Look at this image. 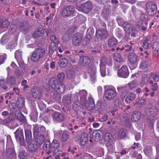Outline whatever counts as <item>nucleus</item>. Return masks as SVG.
<instances>
[{
    "mask_svg": "<svg viewBox=\"0 0 159 159\" xmlns=\"http://www.w3.org/2000/svg\"><path fill=\"white\" fill-rule=\"evenodd\" d=\"M50 148L51 143L48 140H46L43 145V149L46 150L49 149V150H50Z\"/></svg>",
    "mask_w": 159,
    "mask_h": 159,
    "instance_id": "nucleus-40",
    "label": "nucleus"
},
{
    "mask_svg": "<svg viewBox=\"0 0 159 159\" xmlns=\"http://www.w3.org/2000/svg\"><path fill=\"white\" fill-rule=\"evenodd\" d=\"M146 100L144 99H140L138 102V105L139 107H141L145 105Z\"/></svg>",
    "mask_w": 159,
    "mask_h": 159,
    "instance_id": "nucleus-60",
    "label": "nucleus"
},
{
    "mask_svg": "<svg viewBox=\"0 0 159 159\" xmlns=\"http://www.w3.org/2000/svg\"><path fill=\"white\" fill-rule=\"evenodd\" d=\"M32 96L35 99H40L42 97L41 93L37 89H33L32 91Z\"/></svg>",
    "mask_w": 159,
    "mask_h": 159,
    "instance_id": "nucleus-25",
    "label": "nucleus"
},
{
    "mask_svg": "<svg viewBox=\"0 0 159 159\" xmlns=\"http://www.w3.org/2000/svg\"><path fill=\"white\" fill-rule=\"evenodd\" d=\"M107 65L109 66L107 68V74L109 75L112 69V60L111 58H106L105 57L103 56L101 58L100 63V66L105 67L106 65Z\"/></svg>",
    "mask_w": 159,
    "mask_h": 159,
    "instance_id": "nucleus-5",
    "label": "nucleus"
},
{
    "mask_svg": "<svg viewBox=\"0 0 159 159\" xmlns=\"http://www.w3.org/2000/svg\"><path fill=\"white\" fill-rule=\"evenodd\" d=\"M148 65V62L147 61H143L141 62L140 67L142 69L146 68Z\"/></svg>",
    "mask_w": 159,
    "mask_h": 159,
    "instance_id": "nucleus-50",
    "label": "nucleus"
},
{
    "mask_svg": "<svg viewBox=\"0 0 159 159\" xmlns=\"http://www.w3.org/2000/svg\"><path fill=\"white\" fill-rule=\"evenodd\" d=\"M90 35H87L86 37L84 39L83 42V44L85 45H86L88 44L90 42V39L89 37H90Z\"/></svg>",
    "mask_w": 159,
    "mask_h": 159,
    "instance_id": "nucleus-52",
    "label": "nucleus"
},
{
    "mask_svg": "<svg viewBox=\"0 0 159 159\" xmlns=\"http://www.w3.org/2000/svg\"><path fill=\"white\" fill-rule=\"evenodd\" d=\"M136 97V95L134 93L131 92L129 93L125 98V101L127 103H129L135 99Z\"/></svg>",
    "mask_w": 159,
    "mask_h": 159,
    "instance_id": "nucleus-23",
    "label": "nucleus"
},
{
    "mask_svg": "<svg viewBox=\"0 0 159 159\" xmlns=\"http://www.w3.org/2000/svg\"><path fill=\"white\" fill-rule=\"evenodd\" d=\"M100 73L102 76L105 77L107 75V72L106 71V67H100Z\"/></svg>",
    "mask_w": 159,
    "mask_h": 159,
    "instance_id": "nucleus-55",
    "label": "nucleus"
},
{
    "mask_svg": "<svg viewBox=\"0 0 159 159\" xmlns=\"http://www.w3.org/2000/svg\"><path fill=\"white\" fill-rule=\"evenodd\" d=\"M24 102V99L23 98L20 97L18 98L17 103L18 104V102L20 103L21 106V107L23 106Z\"/></svg>",
    "mask_w": 159,
    "mask_h": 159,
    "instance_id": "nucleus-64",
    "label": "nucleus"
},
{
    "mask_svg": "<svg viewBox=\"0 0 159 159\" xmlns=\"http://www.w3.org/2000/svg\"><path fill=\"white\" fill-rule=\"evenodd\" d=\"M17 44L16 42L15 41L9 42L7 45L6 48L8 49H13L16 46Z\"/></svg>",
    "mask_w": 159,
    "mask_h": 159,
    "instance_id": "nucleus-38",
    "label": "nucleus"
},
{
    "mask_svg": "<svg viewBox=\"0 0 159 159\" xmlns=\"http://www.w3.org/2000/svg\"><path fill=\"white\" fill-rule=\"evenodd\" d=\"M90 62V60L87 56H81L80 58L79 63L84 65H88Z\"/></svg>",
    "mask_w": 159,
    "mask_h": 159,
    "instance_id": "nucleus-22",
    "label": "nucleus"
},
{
    "mask_svg": "<svg viewBox=\"0 0 159 159\" xmlns=\"http://www.w3.org/2000/svg\"><path fill=\"white\" fill-rule=\"evenodd\" d=\"M8 39L7 38V35L6 34L3 35L2 37L1 42L2 44L6 43L8 41Z\"/></svg>",
    "mask_w": 159,
    "mask_h": 159,
    "instance_id": "nucleus-62",
    "label": "nucleus"
},
{
    "mask_svg": "<svg viewBox=\"0 0 159 159\" xmlns=\"http://www.w3.org/2000/svg\"><path fill=\"white\" fill-rule=\"evenodd\" d=\"M88 135L87 133H83L81 135L80 143L82 145L84 146L86 144L88 141Z\"/></svg>",
    "mask_w": 159,
    "mask_h": 159,
    "instance_id": "nucleus-24",
    "label": "nucleus"
},
{
    "mask_svg": "<svg viewBox=\"0 0 159 159\" xmlns=\"http://www.w3.org/2000/svg\"><path fill=\"white\" fill-rule=\"evenodd\" d=\"M65 77V75L63 73H60L57 76V78L60 81L64 80Z\"/></svg>",
    "mask_w": 159,
    "mask_h": 159,
    "instance_id": "nucleus-58",
    "label": "nucleus"
},
{
    "mask_svg": "<svg viewBox=\"0 0 159 159\" xmlns=\"http://www.w3.org/2000/svg\"><path fill=\"white\" fill-rule=\"evenodd\" d=\"M79 93L80 99L83 103L85 104L86 102H88L90 104H94V100L90 96L89 97L88 101H86V96L87 93L86 90H82Z\"/></svg>",
    "mask_w": 159,
    "mask_h": 159,
    "instance_id": "nucleus-12",
    "label": "nucleus"
},
{
    "mask_svg": "<svg viewBox=\"0 0 159 159\" xmlns=\"http://www.w3.org/2000/svg\"><path fill=\"white\" fill-rule=\"evenodd\" d=\"M54 121L57 122H61L63 121L64 117L63 114L58 112L54 113L52 116Z\"/></svg>",
    "mask_w": 159,
    "mask_h": 159,
    "instance_id": "nucleus-17",
    "label": "nucleus"
},
{
    "mask_svg": "<svg viewBox=\"0 0 159 159\" xmlns=\"http://www.w3.org/2000/svg\"><path fill=\"white\" fill-rule=\"evenodd\" d=\"M15 82V78L13 77H11L8 78L7 80L6 83L8 85L7 86L8 88L10 89V87L11 85L14 84Z\"/></svg>",
    "mask_w": 159,
    "mask_h": 159,
    "instance_id": "nucleus-34",
    "label": "nucleus"
},
{
    "mask_svg": "<svg viewBox=\"0 0 159 159\" xmlns=\"http://www.w3.org/2000/svg\"><path fill=\"white\" fill-rule=\"evenodd\" d=\"M117 43V40L114 37H112L109 40L108 45L111 47H114L116 45Z\"/></svg>",
    "mask_w": 159,
    "mask_h": 159,
    "instance_id": "nucleus-33",
    "label": "nucleus"
},
{
    "mask_svg": "<svg viewBox=\"0 0 159 159\" xmlns=\"http://www.w3.org/2000/svg\"><path fill=\"white\" fill-rule=\"evenodd\" d=\"M104 96L107 100L113 99L116 97L117 93L116 88L113 86L106 85L104 87Z\"/></svg>",
    "mask_w": 159,
    "mask_h": 159,
    "instance_id": "nucleus-2",
    "label": "nucleus"
},
{
    "mask_svg": "<svg viewBox=\"0 0 159 159\" xmlns=\"http://www.w3.org/2000/svg\"><path fill=\"white\" fill-rule=\"evenodd\" d=\"M92 8V5L91 2H87L82 4L78 5L76 8L79 11L87 13L91 11Z\"/></svg>",
    "mask_w": 159,
    "mask_h": 159,
    "instance_id": "nucleus-9",
    "label": "nucleus"
},
{
    "mask_svg": "<svg viewBox=\"0 0 159 159\" xmlns=\"http://www.w3.org/2000/svg\"><path fill=\"white\" fill-rule=\"evenodd\" d=\"M27 153L25 151L23 150L19 153L18 157L20 159H23L27 156Z\"/></svg>",
    "mask_w": 159,
    "mask_h": 159,
    "instance_id": "nucleus-49",
    "label": "nucleus"
},
{
    "mask_svg": "<svg viewBox=\"0 0 159 159\" xmlns=\"http://www.w3.org/2000/svg\"><path fill=\"white\" fill-rule=\"evenodd\" d=\"M26 141L29 143L31 140L32 135L31 131L29 129H26L25 131Z\"/></svg>",
    "mask_w": 159,
    "mask_h": 159,
    "instance_id": "nucleus-32",
    "label": "nucleus"
},
{
    "mask_svg": "<svg viewBox=\"0 0 159 159\" xmlns=\"http://www.w3.org/2000/svg\"><path fill=\"white\" fill-rule=\"evenodd\" d=\"M143 44L144 48L145 49H147L151 46V45L145 40L143 42Z\"/></svg>",
    "mask_w": 159,
    "mask_h": 159,
    "instance_id": "nucleus-63",
    "label": "nucleus"
},
{
    "mask_svg": "<svg viewBox=\"0 0 159 159\" xmlns=\"http://www.w3.org/2000/svg\"><path fill=\"white\" fill-rule=\"evenodd\" d=\"M95 137V140L96 141H99L102 139V136L98 133H96Z\"/></svg>",
    "mask_w": 159,
    "mask_h": 159,
    "instance_id": "nucleus-56",
    "label": "nucleus"
},
{
    "mask_svg": "<svg viewBox=\"0 0 159 159\" xmlns=\"http://www.w3.org/2000/svg\"><path fill=\"white\" fill-rule=\"evenodd\" d=\"M82 40V37L81 34H76L74 35L73 38V44L75 46H78L81 43Z\"/></svg>",
    "mask_w": 159,
    "mask_h": 159,
    "instance_id": "nucleus-18",
    "label": "nucleus"
},
{
    "mask_svg": "<svg viewBox=\"0 0 159 159\" xmlns=\"http://www.w3.org/2000/svg\"><path fill=\"white\" fill-rule=\"evenodd\" d=\"M45 54V49L43 48H39L33 52L32 55L31 60L33 62H37L42 58Z\"/></svg>",
    "mask_w": 159,
    "mask_h": 159,
    "instance_id": "nucleus-3",
    "label": "nucleus"
},
{
    "mask_svg": "<svg viewBox=\"0 0 159 159\" xmlns=\"http://www.w3.org/2000/svg\"><path fill=\"white\" fill-rule=\"evenodd\" d=\"M7 58V55L4 53L0 54V65L2 64Z\"/></svg>",
    "mask_w": 159,
    "mask_h": 159,
    "instance_id": "nucleus-48",
    "label": "nucleus"
},
{
    "mask_svg": "<svg viewBox=\"0 0 159 159\" xmlns=\"http://www.w3.org/2000/svg\"><path fill=\"white\" fill-rule=\"evenodd\" d=\"M58 64L61 67H65L68 64V60L66 58L61 59L59 60Z\"/></svg>",
    "mask_w": 159,
    "mask_h": 159,
    "instance_id": "nucleus-29",
    "label": "nucleus"
},
{
    "mask_svg": "<svg viewBox=\"0 0 159 159\" xmlns=\"http://www.w3.org/2000/svg\"><path fill=\"white\" fill-rule=\"evenodd\" d=\"M96 40L99 41L103 39L106 38L107 35V31L103 29L98 30L96 32Z\"/></svg>",
    "mask_w": 159,
    "mask_h": 159,
    "instance_id": "nucleus-16",
    "label": "nucleus"
},
{
    "mask_svg": "<svg viewBox=\"0 0 159 159\" xmlns=\"http://www.w3.org/2000/svg\"><path fill=\"white\" fill-rule=\"evenodd\" d=\"M144 152L146 155L148 156L150 155L152 153V149L151 147L148 149H145L144 150Z\"/></svg>",
    "mask_w": 159,
    "mask_h": 159,
    "instance_id": "nucleus-59",
    "label": "nucleus"
},
{
    "mask_svg": "<svg viewBox=\"0 0 159 159\" xmlns=\"http://www.w3.org/2000/svg\"><path fill=\"white\" fill-rule=\"evenodd\" d=\"M129 72L127 66H123L118 70L117 75L119 77L127 78L129 76Z\"/></svg>",
    "mask_w": 159,
    "mask_h": 159,
    "instance_id": "nucleus-15",
    "label": "nucleus"
},
{
    "mask_svg": "<svg viewBox=\"0 0 159 159\" xmlns=\"http://www.w3.org/2000/svg\"><path fill=\"white\" fill-rule=\"evenodd\" d=\"M128 60L131 65H134L135 67L138 64L139 59L138 56L134 52H131L128 56Z\"/></svg>",
    "mask_w": 159,
    "mask_h": 159,
    "instance_id": "nucleus-13",
    "label": "nucleus"
},
{
    "mask_svg": "<svg viewBox=\"0 0 159 159\" xmlns=\"http://www.w3.org/2000/svg\"><path fill=\"white\" fill-rule=\"evenodd\" d=\"M126 136V130L124 129H121L118 132L117 138L119 139H121L125 137Z\"/></svg>",
    "mask_w": 159,
    "mask_h": 159,
    "instance_id": "nucleus-36",
    "label": "nucleus"
},
{
    "mask_svg": "<svg viewBox=\"0 0 159 159\" xmlns=\"http://www.w3.org/2000/svg\"><path fill=\"white\" fill-rule=\"evenodd\" d=\"M44 34V31L42 28H39L34 32L33 36L37 38L43 36Z\"/></svg>",
    "mask_w": 159,
    "mask_h": 159,
    "instance_id": "nucleus-20",
    "label": "nucleus"
},
{
    "mask_svg": "<svg viewBox=\"0 0 159 159\" xmlns=\"http://www.w3.org/2000/svg\"><path fill=\"white\" fill-rule=\"evenodd\" d=\"M71 96L70 94L64 96L63 98V101L65 105L70 104L71 102Z\"/></svg>",
    "mask_w": 159,
    "mask_h": 159,
    "instance_id": "nucleus-31",
    "label": "nucleus"
},
{
    "mask_svg": "<svg viewBox=\"0 0 159 159\" xmlns=\"http://www.w3.org/2000/svg\"><path fill=\"white\" fill-rule=\"evenodd\" d=\"M15 134L17 141L19 142L21 145H25V142L22 129L18 128L15 132Z\"/></svg>",
    "mask_w": 159,
    "mask_h": 159,
    "instance_id": "nucleus-10",
    "label": "nucleus"
},
{
    "mask_svg": "<svg viewBox=\"0 0 159 159\" xmlns=\"http://www.w3.org/2000/svg\"><path fill=\"white\" fill-rule=\"evenodd\" d=\"M59 146V143L58 141L56 140H54L51 144V148L50 150L47 152V153L48 155L50 154H52V155H54L58 152V148Z\"/></svg>",
    "mask_w": 159,
    "mask_h": 159,
    "instance_id": "nucleus-11",
    "label": "nucleus"
},
{
    "mask_svg": "<svg viewBox=\"0 0 159 159\" xmlns=\"http://www.w3.org/2000/svg\"><path fill=\"white\" fill-rule=\"evenodd\" d=\"M105 139L106 142V146L109 152H112L115 150V141L111 134H106Z\"/></svg>",
    "mask_w": 159,
    "mask_h": 159,
    "instance_id": "nucleus-4",
    "label": "nucleus"
},
{
    "mask_svg": "<svg viewBox=\"0 0 159 159\" xmlns=\"http://www.w3.org/2000/svg\"><path fill=\"white\" fill-rule=\"evenodd\" d=\"M69 133L66 130H65L63 132L61 138V141L62 142L67 141L69 138Z\"/></svg>",
    "mask_w": 159,
    "mask_h": 159,
    "instance_id": "nucleus-28",
    "label": "nucleus"
},
{
    "mask_svg": "<svg viewBox=\"0 0 159 159\" xmlns=\"http://www.w3.org/2000/svg\"><path fill=\"white\" fill-rule=\"evenodd\" d=\"M38 113L36 111H34L32 113L31 115V118L34 122H35L37 120Z\"/></svg>",
    "mask_w": 159,
    "mask_h": 159,
    "instance_id": "nucleus-46",
    "label": "nucleus"
},
{
    "mask_svg": "<svg viewBox=\"0 0 159 159\" xmlns=\"http://www.w3.org/2000/svg\"><path fill=\"white\" fill-rule=\"evenodd\" d=\"M136 81L133 80L129 83L128 84V86L130 89L134 88L136 86Z\"/></svg>",
    "mask_w": 159,
    "mask_h": 159,
    "instance_id": "nucleus-51",
    "label": "nucleus"
},
{
    "mask_svg": "<svg viewBox=\"0 0 159 159\" xmlns=\"http://www.w3.org/2000/svg\"><path fill=\"white\" fill-rule=\"evenodd\" d=\"M10 30L11 33L13 34H18V33L17 27L15 25H12L10 26Z\"/></svg>",
    "mask_w": 159,
    "mask_h": 159,
    "instance_id": "nucleus-42",
    "label": "nucleus"
},
{
    "mask_svg": "<svg viewBox=\"0 0 159 159\" xmlns=\"http://www.w3.org/2000/svg\"><path fill=\"white\" fill-rule=\"evenodd\" d=\"M29 29V26L28 24L23 23L20 27V29L24 32L26 31Z\"/></svg>",
    "mask_w": 159,
    "mask_h": 159,
    "instance_id": "nucleus-47",
    "label": "nucleus"
},
{
    "mask_svg": "<svg viewBox=\"0 0 159 159\" xmlns=\"http://www.w3.org/2000/svg\"><path fill=\"white\" fill-rule=\"evenodd\" d=\"M2 115L4 117H7L1 120L2 123L4 125L9 124L14 119L13 114L11 113H9L7 111H3L2 113Z\"/></svg>",
    "mask_w": 159,
    "mask_h": 159,
    "instance_id": "nucleus-8",
    "label": "nucleus"
},
{
    "mask_svg": "<svg viewBox=\"0 0 159 159\" xmlns=\"http://www.w3.org/2000/svg\"><path fill=\"white\" fill-rule=\"evenodd\" d=\"M15 57L16 59H20L21 58L22 54L21 50H17L15 53Z\"/></svg>",
    "mask_w": 159,
    "mask_h": 159,
    "instance_id": "nucleus-44",
    "label": "nucleus"
},
{
    "mask_svg": "<svg viewBox=\"0 0 159 159\" xmlns=\"http://www.w3.org/2000/svg\"><path fill=\"white\" fill-rule=\"evenodd\" d=\"M85 104L86 108L89 111L93 110L94 109L95 104L93 103L90 104V103L86 102Z\"/></svg>",
    "mask_w": 159,
    "mask_h": 159,
    "instance_id": "nucleus-45",
    "label": "nucleus"
},
{
    "mask_svg": "<svg viewBox=\"0 0 159 159\" xmlns=\"http://www.w3.org/2000/svg\"><path fill=\"white\" fill-rule=\"evenodd\" d=\"M152 78L155 82H157L159 80V75L157 74L152 73Z\"/></svg>",
    "mask_w": 159,
    "mask_h": 159,
    "instance_id": "nucleus-61",
    "label": "nucleus"
},
{
    "mask_svg": "<svg viewBox=\"0 0 159 159\" xmlns=\"http://www.w3.org/2000/svg\"><path fill=\"white\" fill-rule=\"evenodd\" d=\"M49 85L55 91L59 93H62L65 90V86L62 82H58L56 78H51L49 82Z\"/></svg>",
    "mask_w": 159,
    "mask_h": 159,
    "instance_id": "nucleus-1",
    "label": "nucleus"
},
{
    "mask_svg": "<svg viewBox=\"0 0 159 159\" xmlns=\"http://www.w3.org/2000/svg\"><path fill=\"white\" fill-rule=\"evenodd\" d=\"M75 11L73 6H68L64 8L61 12L63 16H69L73 15Z\"/></svg>",
    "mask_w": 159,
    "mask_h": 159,
    "instance_id": "nucleus-14",
    "label": "nucleus"
},
{
    "mask_svg": "<svg viewBox=\"0 0 159 159\" xmlns=\"http://www.w3.org/2000/svg\"><path fill=\"white\" fill-rule=\"evenodd\" d=\"M33 130L34 136H35V135H38L39 133H40L39 126L38 125H35L34 127Z\"/></svg>",
    "mask_w": 159,
    "mask_h": 159,
    "instance_id": "nucleus-43",
    "label": "nucleus"
},
{
    "mask_svg": "<svg viewBox=\"0 0 159 159\" xmlns=\"http://www.w3.org/2000/svg\"><path fill=\"white\" fill-rule=\"evenodd\" d=\"M153 53L155 54H159V43H155L153 48Z\"/></svg>",
    "mask_w": 159,
    "mask_h": 159,
    "instance_id": "nucleus-39",
    "label": "nucleus"
},
{
    "mask_svg": "<svg viewBox=\"0 0 159 159\" xmlns=\"http://www.w3.org/2000/svg\"><path fill=\"white\" fill-rule=\"evenodd\" d=\"M128 33H129V34H131V36L133 37H135L136 34L137 33V31L135 27H134L131 29L130 31H129Z\"/></svg>",
    "mask_w": 159,
    "mask_h": 159,
    "instance_id": "nucleus-53",
    "label": "nucleus"
},
{
    "mask_svg": "<svg viewBox=\"0 0 159 159\" xmlns=\"http://www.w3.org/2000/svg\"><path fill=\"white\" fill-rule=\"evenodd\" d=\"M125 48V51L126 52H128L130 50H134L135 49L134 46H129V45L127 44L125 45L124 47Z\"/></svg>",
    "mask_w": 159,
    "mask_h": 159,
    "instance_id": "nucleus-54",
    "label": "nucleus"
},
{
    "mask_svg": "<svg viewBox=\"0 0 159 159\" xmlns=\"http://www.w3.org/2000/svg\"><path fill=\"white\" fill-rule=\"evenodd\" d=\"M28 150L31 153L36 152L38 150L37 146L33 143H30L28 145Z\"/></svg>",
    "mask_w": 159,
    "mask_h": 159,
    "instance_id": "nucleus-26",
    "label": "nucleus"
},
{
    "mask_svg": "<svg viewBox=\"0 0 159 159\" xmlns=\"http://www.w3.org/2000/svg\"><path fill=\"white\" fill-rule=\"evenodd\" d=\"M88 72L89 74L91 79L92 81L96 80V70L95 67H89L88 69Z\"/></svg>",
    "mask_w": 159,
    "mask_h": 159,
    "instance_id": "nucleus-21",
    "label": "nucleus"
},
{
    "mask_svg": "<svg viewBox=\"0 0 159 159\" xmlns=\"http://www.w3.org/2000/svg\"><path fill=\"white\" fill-rule=\"evenodd\" d=\"M110 12L108 8H105L102 10V15L103 17L106 20L110 17Z\"/></svg>",
    "mask_w": 159,
    "mask_h": 159,
    "instance_id": "nucleus-27",
    "label": "nucleus"
},
{
    "mask_svg": "<svg viewBox=\"0 0 159 159\" xmlns=\"http://www.w3.org/2000/svg\"><path fill=\"white\" fill-rule=\"evenodd\" d=\"M61 93H55L53 95V98L56 100L57 101L60 100L61 98Z\"/></svg>",
    "mask_w": 159,
    "mask_h": 159,
    "instance_id": "nucleus-57",
    "label": "nucleus"
},
{
    "mask_svg": "<svg viewBox=\"0 0 159 159\" xmlns=\"http://www.w3.org/2000/svg\"><path fill=\"white\" fill-rule=\"evenodd\" d=\"M123 26L124 27L125 30L127 33L130 31L131 29L134 27H133L132 25L129 24L127 22H124L123 24Z\"/></svg>",
    "mask_w": 159,
    "mask_h": 159,
    "instance_id": "nucleus-37",
    "label": "nucleus"
},
{
    "mask_svg": "<svg viewBox=\"0 0 159 159\" xmlns=\"http://www.w3.org/2000/svg\"><path fill=\"white\" fill-rule=\"evenodd\" d=\"M146 9L147 12L150 15L153 16L157 11V5L151 2L147 3L146 5Z\"/></svg>",
    "mask_w": 159,
    "mask_h": 159,
    "instance_id": "nucleus-6",
    "label": "nucleus"
},
{
    "mask_svg": "<svg viewBox=\"0 0 159 159\" xmlns=\"http://www.w3.org/2000/svg\"><path fill=\"white\" fill-rule=\"evenodd\" d=\"M141 113L139 111H135L131 116L130 119H129V121L133 122L137 121L140 119L141 117Z\"/></svg>",
    "mask_w": 159,
    "mask_h": 159,
    "instance_id": "nucleus-19",
    "label": "nucleus"
},
{
    "mask_svg": "<svg viewBox=\"0 0 159 159\" xmlns=\"http://www.w3.org/2000/svg\"><path fill=\"white\" fill-rule=\"evenodd\" d=\"M148 21V16L146 15L142 14L140 16L139 21L137 23L136 25L139 27H141L142 30L145 31L147 27Z\"/></svg>",
    "mask_w": 159,
    "mask_h": 159,
    "instance_id": "nucleus-7",
    "label": "nucleus"
},
{
    "mask_svg": "<svg viewBox=\"0 0 159 159\" xmlns=\"http://www.w3.org/2000/svg\"><path fill=\"white\" fill-rule=\"evenodd\" d=\"M10 24V22L7 19L3 20L2 19V29L7 28Z\"/></svg>",
    "mask_w": 159,
    "mask_h": 159,
    "instance_id": "nucleus-41",
    "label": "nucleus"
},
{
    "mask_svg": "<svg viewBox=\"0 0 159 159\" xmlns=\"http://www.w3.org/2000/svg\"><path fill=\"white\" fill-rule=\"evenodd\" d=\"M114 59L119 62H124L125 61V59H124L121 57L120 55L118 53H115L114 56Z\"/></svg>",
    "mask_w": 159,
    "mask_h": 159,
    "instance_id": "nucleus-35",
    "label": "nucleus"
},
{
    "mask_svg": "<svg viewBox=\"0 0 159 159\" xmlns=\"http://www.w3.org/2000/svg\"><path fill=\"white\" fill-rule=\"evenodd\" d=\"M4 80H0V91L1 90L2 91H6L10 89V88H8L7 86L6 85H4Z\"/></svg>",
    "mask_w": 159,
    "mask_h": 159,
    "instance_id": "nucleus-30",
    "label": "nucleus"
}]
</instances>
